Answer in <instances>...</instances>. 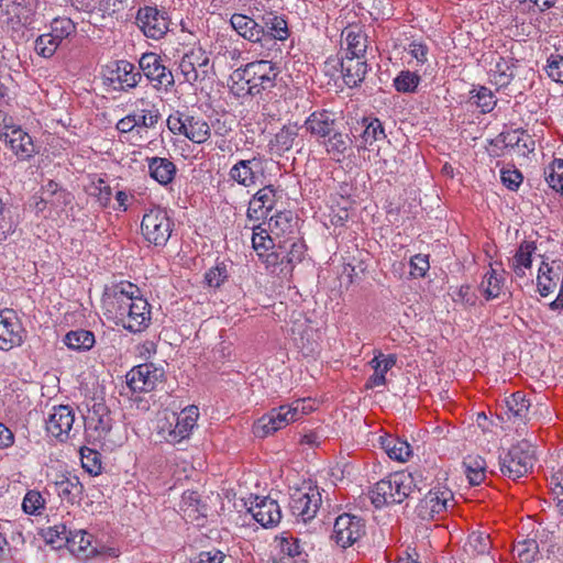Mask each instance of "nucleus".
I'll list each match as a JSON object with an SVG mask.
<instances>
[{
  "label": "nucleus",
  "mask_w": 563,
  "mask_h": 563,
  "mask_svg": "<svg viewBox=\"0 0 563 563\" xmlns=\"http://www.w3.org/2000/svg\"><path fill=\"white\" fill-rule=\"evenodd\" d=\"M471 93L470 101L479 108L483 113H488L495 108L497 101L490 89L479 87Z\"/></svg>",
  "instance_id": "49530a36"
},
{
  "label": "nucleus",
  "mask_w": 563,
  "mask_h": 563,
  "mask_svg": "<svg viewBox=\"0 0 563 563\" xmlns=\"http://www.w3.org/2000/svg\"><path fill=\"white\" fill-rule=\"evenodd\" d=\"M492 549L489 534L482 531H473L468 534L463 545V551L468 556H477L488 554Z\"/></svg>",
  "instance_id": "2f4dec72"
},
{
  "label": "nucleus",
  "mask_w": 563,
  "mask_h": 563,
  "mask_svg": "<svg viewBox=\"0 0 563 563\" xmlns=\"http://www.w3.org/2000/svg\"><path fill=\"white\" fill-rule=\"evenodd\" d=\"M344 82L350 87L358 86L368 71L365 56H344L341 59Z\"/></svg>",
  "instance_id": "412c9836"
},
{
  "label": "nucleus",
  "mask_w": 563,
  "mask_h": 563,
  "mask_svg": "<svg viewBox=\"0 0 563 563\" xmlns=\"http://www.w3.org/2000/svg\"><path fill=\"white\" fill-rule=\"evenodd\" d=\"M246 67L240 66L230 76L228 87L231 98L235 99L239 104H243L246 97Z\"/></svg>",
  "instance_id": "58836bf2"
},
{
  "label": "nucleus",
  "mask_w": 563,
  "mask_h": 563,
  "mask_svg": "<svg viewBox=\"0 0 563 563\" xmlns=\"http://www.w3.org/2000/svg\"><path fill=\"white\" fill-rule=\"evenodd\" d=\"M133 301L134 300H130L128 297H120L115 294H110L107 291H104L102 298L106 314L108 318L115 319L117 324L126 319L129 307Z\"/></svg>",
  "instance_id": "cd10ccee"
},
{
  "label": "nucleus",
  "mask_w": 563,
  "mask_h": 563,
  "mask_svg": "<svg viewBox=\"0 0 563 563\" xmlns=\"http://www.w3.org/2000/svg\"><path fill=\"white\" fill-rule=\"evenodd\" d=\"M59 44L60 42L57 41L51 33H45L35 40L34 49L40 56L49 58L55 54Z\"/></svg>",
  "instance_id": "09e8293b"
},
{
  "label": "nucleus",
  "mask_w": 563,
  "mask_h": 563,
  "mask_svg": "<svg viewBox=\"0 0 563 563\" xmlns=\"http://www.w3.org/2000/svg\"><path fill=\"white\" fill-rule=\"evenodd\" d=\"M249 514L265 529L276 527L282 519V511L277 501L258 495H255V505L249 507Z\"/></svg>",
  "instance_id": "dca6fc26"
},
{
  "label": "nucleus",
  "mask_w": 563,
  "mask_h": 563,
  "mask_svg": "<svg viewBox=\"0 0 563 563\" xmlns=\"http://www.w3.org/2000/svg\"><path fill=\"white\" fill-rule=\"evenodd\" d=\"M420 76L410 70H401L394 79V87L398 92L412 93L420 84Z\"/></svg>",
  "instance_id": "a18cd8bd"
},
{
  "label": "nucleus",
  "mask_w": 563,
  "mask_h": 563,
  "mask_svg": "<svg viewBox=\"0 0 563 563\" xmlns=\"http://www.w3.org/2000/svg\"><path fill=\"white\" fill-rule=\"evenodd\" d=\"M562 280L561 265H552L542 262L537 277L538 291L542 297H547L556 288L558 283Z\"/></svg>",
  "instance_id": "393cba45"
},
{
  "label": "nucleus",
  "mask_w": 563,
  "mask_h": 563,
  "mask_svg": "<svg viewBox=\"0 0 563 563\" xmlns=\"http://www.w3.org/2000/svg\"><path fill=\"white\" fill-rule=\"evenodd\" d=\"M249 76H256L261 79L258 85H262V89H269L274 86L276 74L269 60L256 59L249 62Z\"/></svg>",
  "instance_id": "473e14b6"
},
{
  "label": "nucleus",
  "mask_w": 563,
  "mask_h": 563,
  "mask_svg": "<svg viewBox=\"0 0 563 563\" xmlns=\"http://www.w3.org/2000/svg\"><path fill=\"white\" fill-rule=\"evenodd\" d=\"M415 488V478L411 473L397 472L375 484L371 490V500L375 508L401 504L411 496Z\"/></svg>",
  "instance_id": "7ed1b4c3"
},
{
  "label": "nucleus",
  "mask_w": 563,
  "mask_h": 563,
  "mask_svg": "<svg viewBox=\"0 0 563 563\" xmlns=\"http://www.w3.org/2000/svg\"><path fill=\"white\" fill-rule=\"evenodd\" d=\"M275 191L272 186L258 189L249 200V219H265L273 209Z\"/></svg>",
  "instance_id": "4be33fe9"
},
{
  "label": "nucleus",
  "mask_w": 563,
  "mask_h": 563,
  "mask_svg": "<svg viewBox=\"0 0 563 563\" xmlns=\"http://www.w3.org/2000/svg\"><path fill=\"white\" fill-rule=\"evenodd\" d=\"M465 474L471 485H479L486 478V461L479 455H468L464 459Z\"/></svg>",
  "instance_id": "72a5a7b5"
},
{
  "label": "nucleus",
  "mask_w": 563,
  "mask_h": 563,
  "mask_svg": "<svg viewBox=\"0 0 563 563\" xmlns=\"http://www.w3.org/2000/svg\"><path fill=\"white\" fill-rule=\"evenodd\" d=\"M108 77L112 84H118L121 90L136 87L142 79V74L135 70V66L128 60H117L109 70Z\"/></svg>",
  "instance_id": "aec40b11"
},
{
  "label": "nucleus",
  "mask_w": 563,
  "mask_h": 563,
  "mask_svg": "<svg viewBox=\"0 0 563 563\" xmlns=\"http://www.w3.org/2000/svg\"><path fill=\"white\" fill-rule=\"evenodd\" d=\"M365 533L364 520L350 514L340 515L333 526L332 539L345 549L358 541Z\"/></svg>",
  "instance_id": "9b49d317"
},
{
  "label": "nucleus",
  "mask_w": 563,
  "mask_h": 563,
  "mask_svg": "<svg viewBox=\"0 0 563 563\" xmlns=\"http://www.w3.org/2000/svg\"><path fill=\"white\" fill-rule=\"evenodd\" d=\"M314 409L311 399H297L291 404L271 409L253 424V433L257 438H266L289 423L300 420Z\"/></svg>",
  "instance_id": "f03ea898"
},
{
  "label": "nucleus",
  "mask_w": 563,
  "mask_h": 563,
  "mask_svg": "<svg viewBox=\"0 0 563 563\" xmlns=\"http://www.w3.org/2000/svg\"><path fill=\"white\" fill-rule=\"evenodd\" d=\"M534 462L533 446L527 441H521L512 445L504 456H500V473L505 477L517 481L531 472Z\"/></svg>",
  "instance_id": "20e7f679"
},
{
  "label": "nucleus",
  "mask_w": 563,
  "mask_h": 563,
  "mask_svg": "<svg viewBox=\"0 0 563 563\" xmlns=\"http://www.w3.org/2000/svg\"><path fill=\"white\" fill-rule=\"evenodd\" d=\"M364 131L362 133L363 147L371 146L376 141L386 139L385 130L377 118H364L362 121Z\"/></svg>",
  "instance_id": "ea45409f"
},
{
  "label": "nucleus",
  "mask_w": 563,
  "mask_h": 563,
  "mask_svg": "<svg viewBox=\"0 0 563 563\" xmlns=\"http://www.w3.org/2000/svg\"><path fill=\"white\" fill-rule=\"evenodd\" d=\"M15 323L0 314V350L9 351L22 344V336L14 330Z\"/></svg>",
  "instance_id": "c9c22d12"
},
{
  "label": "nucleus",
  "mask_w": 563,
  "mask_h": 563,
  "mask_svg": "<svg viewBox=\"0 0 563 563\" xmlns=\"http://www.w3.org/2000/svg\"><path fill=\"white\" fill-rule=\"evenodd\" d=\"M136 22L144 35L148 38L159 40L168 31L167 18L158 9L144 7L137 11Z\"/></svg>",
  "instance_id": "ddd939ff"
},
{
  "label": "nucleus",
  "mask_w": 563,
  "mask_h": 563,
  "mask_svg": "<svg viewBox=\"0 0 563 563\" xmlns=\"http://www.w3.org/2000/svg\"><path fill=\"white\" fill-rule=\"evenodd\" d=\"M151 321V306L144 298H136L130 307L126 319L120 324L133 333L141 332L146 329Z\"/></svg>",
  "instance_id": "a211bd4d"
},
{
  "label": "nucleus",
  "mask_w": 563,
  "mask_h": 563,
  "mask_svg": "<svg viewBox=\"0 0 563 563\" xmlns=\"http://www.w3.org/2000/svg\"><path fill=\"white\" fill-rule=\"evenodd\" d=\"M74 421L75 415L69 406L54 407L46 421V430L51 435L65 441L69 437Z\"/></svg>",
  "instance_id": "f3484780"
},
{
  "label": "nucleus",
  "mask_w": 563,
  "mask_h": 563,
  "mask_svg": "<svg viewBox=\"0 0 563 563\" xmlns=\"http://www.w3.org/2000/svg\"><path fill=\"white\" fill-rule=\"evenodd\" d=\"M92 536L79 530L69 532L67 540L68 550L79 559H88L96 554V548L91 547Z\"/></svg>",
  "instance_id": "c85d7f7f"
},
{
  "label": "nucleus",
  "mask_w": 563,
  "mask_h": 563,
  "mask_svg": "<svg viewBox=\"0 0 563 563\" xmlns=\"http://www.w3.org/2000/svg\"><path fill=\"white\" fill-rule=\"evenodd\" d=\"M548 185L558 192H563V159H554L544 170Z\"/></svg>",
  "instance_id": "de8ad7c7"
},
{
  "label": "nucleus",
  "mask_w": 563,
  "mask_h": 563,
  "mask_svg": "<svg viewBox=\"0 0 563 563\" xmlns=\"http://www.w3.org/2000/svg\"><path fill=\"white\" fill-rule=\"evenodd\" d=\"M186 131L185 136L190 141L201 144L210 136V128L206 121L192 115L186 117Z\"/></svg>",
  "instance_id": "e433bc0d"
},
{
  "label": "nucleus",
  "mask_w": 563,
  "mask_h": 563,
  "mask_svg": "<svg viewBox=\"0 0 563 563\" xmlns=\"http://www.w3.org/2000/svg\"><path fill=\"white\" fill-rule=\"evenodd\" d=\"M0 141L21 161L30 159L37 152L32 136L20 125L9 132H0Z\"/></svg>",
  "instance_id": "4468645a"
},
{
  "label": "nucleus",
  "mask_w": 563,
  "mask_h": 563,
  "mask_svg": "<svg viewBox=\"0 0 563 563\" xmlns=\"http://www.w3.org/2000/svg\"><path fill=\"white\" fill-rule=\"evenodd\" d=\"M349 142L350 139L347 135L342 133H333L332 135L330 134L325 143L327 151L332 155H343L349 147Z\"/></svg>",
  "instance_id": "6e6d98bb"
},
{
  "label": "nucleus",
  "mask_w": 563,
  "mask_h": 563,
  "mask_svg": "<svg viewBox=\"0 0 563 563\" xmlns=\"http://www.w3.org/2000/svg\"><path fill=\"white\" fill-rule=\"evenodd\" d=\"M180 510L186 520L195 523L197 527L205 525L208 517V506L205 504L200 495L194 490H187L181 496Z\"/></svg>",
  "instance_id": "6ab92c4d"
},
{
  "label": "nucleus",
  "mask_w": 563,
  "mask_h": 563,
  "mask_svg": "<svg viewBox=\"0 0 563 563\" xmlns=\"http://www.w3.org/2000/svg\"><path fill=\"white\" fill-rule=\"evenodd\" d=\"M69 532L66 529V526L58 525L54 527H48L43 537L48 544H52L55 549H60L63 545H67V540L69 537Z\"/></svg>",
  "instance_id": "8fccbe9b"
},
{
  "label": "nucleus",
  "mask_w": 563,
  "mask_h": 563,
  "mask_svg": "<svg viewBox=\"0 0 563 563\" xmlns=\"http://www.w3.org/2000/svg\"><path fill=\"white\" fill-rule=\"evenodd\" d=\"M150 176L161 185L170 184L176 175V165L165 157L147 158Z\"/></svg>",
  "instance_id": "a878e982"
},
{
  "label": "nucleus",
  "mask_w": 563,
  "mask_h": 563,
  "mask_svg": "<svg viewBox=\"0 0 563 563\" xmlns=\"http://www.w3.org/2000/svg\"><path fill=\"white\" fill-rule=\"evenodd\" d=\"M279 548L283 554L295 558L300 554V545L297 539L291 537H282L279 539Z\"/></svg>",
  "instance_id": "e2e57ef3"
},
{
  "label": "nucleus",
  "mask_w": 563,
  "mask_h": 563,
  "mask_svg": "<svg viewBox=\"0 0 563 563\" xmlns=\"http://www.w3.org/2000/svg\"><path fill=\"white\" fill-rule=\"evenodd\" d=\"M430 264L427 255L417 254L410 260V275L413 277H423L429 271Z\"/></svg>",
  "instance_id": "052dcab7"
},
{
  "label": "nucleus",
  "mask_w": 563,
  "mask_h": 563,
  "mask_svg": "<svg viewBox=\"0 0 563 563\" xmlns=\"http://www.w3.org/2000/svg\"><path fill=\"white\" fill-rule=\"evenodd\" d=\"M280 249H285L286 254L282 258L279 257V264L286 261L287 264L294 265L301 262L305 256L306 246L299 240L290 241L289 246L285 244Z\"/></svg>",
  "instance_id": "603ef678"
},
{
  "label": "nucleus",
  "mask_w": 563,
  "mask_h": 563,
  "mask_svg": "<svg viewBox=\"0 0 563 563\" xmlns=\"http://www.w3.org/2000/svg\"><path fill=\"white\" fill-rule=\"evenodd\" d=\"M379 442L388 457L397 462H406L412 454L411 446L407 441L390 434L380 437Z\"/></svg>",
  "instance_id": "bb28decb"
},
{
  "label": "nucleus",
  "mask_w": 563,
  "mask_h": 563,
  "mask_svg": "<svg viewBox=\"0 0 563 563\" xmlns=\"http://www.w3.org/2000/svg\"><path fill=\"white\" fill-rule=\"evenodd\" d=\"M345 36V56H365L367 49V35L358 27H347L343 31Z\"/></svg>",
  "instance_id": "c756f323"
},
{
  "label": "nucleus",
  "mask_w": 563,
  "mask_h": 563,
  "mask_svg": "<svg viewBox=\"0 0 563 563\" xmlns=\"http://www.w3.org/2000/svg\"><path fill=\"white\" fill-rule=\"evenodd\" d=\"M508 419L516 424H526L530 419L531 402L522 391L514 393L506 399Z\"/></svg>",
  "instance_id": "b1692460"
},
{
  "label": "nucleus",
  "mask_w": 563,
  "mask_h": 563,
  "mask_svg": "<svg viewBox=\"0 0 563 563\" xmlns=\"http://www.w3.org/2000/svg\"><path fill=\"white\" fill-rule=\"evenodd\" d=\"M522 179L523 177L519 170H501V181L510 190H516Z\"/></svg>",
  "instance_id": "69168bd1"
},
{
  "label": "nucleus",
  "mask_w": 563,
  "mask_h": 563,
  "mask_svg": "<svg viewBox=\"0 0 563 563\" xmlns=\"http://www.w3.org/2000/svg\"><path fill=\"white\" fill-rule=\"evenodd\" d=\"M305 125L311 134L325 137L333 132L334 120L327 111L313 112L308 117Z\"/></svg>",
  "instance_id": "7c9ffc66"
},
{
  "label": "nucleus",
  "mask_w": 563,
  "mask_h": 563,
  "mask_svg": "<svg viewBox=\"0 0 563 563\" xmlns=\"http://www.w3.org/2000/svg\"><path fill=\"white\" fill-rule=\"evenodd\" d=\"M208 62V57H205L202 62H199V57L194 52L184 55L179 63V68L185 80L189 84H194L195 81H197L199 75L196 69V64H198L199 66H206Z\"/></svg>",
  "instance_id": "c03bdc74"
},
{
  "label": "nucleus",
  "mask_w": 563,
  "mask_h": 563,
  "mask_svg": "<svg viewBox=\"0 0 563 563\" xmlns=\"http://www.w3.org/2000/svg\"><path fill=\"white\" fill-rule=\"evenodd\" d=\"M321 505V495L317 487L309 486L307 490L296 489L289 501V508L298 520L308 522L313 519Z\"/></svg>",
  "instance_id": "9d476101"
},
{
  "label": "nucleus",
  "mask_w": 563,
  "mask_h": 563,
  "mask_svg": "<svg viewBox=\"0 0 563 563\" xmlns=\"http://www.w3.org/2000/svg\"><path fill=\"white\" fill-rule=\"evenodd\" d=\"M104 291L110 294H115L120 297H128L130 300H136V298H142L140 296V289L135 285L129 282H121L119 284L113 285L111 288H107Z\"/></svg>",
  "instance_id": "13d9d810"
},
{
  "label": "nucleus",
  "mask_w": 563,
  "mask_h": 563,
  "mask_svg": "<svg viewBox=\"0 0 563 563\" xmlns=\"http://www.w3.org/2000/svg\"><path fill=\"white\" fill-rule=\"evenodd\" d=\"M111 430V417L103 405H93L85 417L86 439L90 443L101 442Z\"/></svg>",
  "instance_id": "f8f14e48"
},
{
  "label": "nucleus",
  "mask_w": 563,
  "mask_h": 563,
  "mask_svg": "<svg viewBox=\"0 0 563 563\" xmlns=\"http://www.w3.org/2000/svg\"><path fill=\"white\" fill-rule=\"evenodd\" d=\"M249 22H253L249 34V54L266 57L268 55L265 52L275 45L276 40L283 41L289 35L287 22L273 12L262 16L253 13L252 18L249 16Z\"/></svg>",
  "instance_id": "f257e3e1"
},
{
  "label": "nucleus",
  "mask_w": 563,
  "mask_h": 563,
  "mask_svg": "<svg viewBox=\"0 0 563 563\" xmlns=\"http://www.w3.org/2000/svg\"><path fill=\"white\" fill-rule=\"evenodd\" d=\"M165 372L162 367L155 366L153 363H144L134 366L126 375V384L134 393H148L162 383Z\"/></svg>",
  "instance_id": "1a4fd4ad"
},
{
  "label": "nucleus",
  "mask_w": 563,
  "mask_h": 563,
  "mask_svg": "<svg viewBox=\"0 0 563 563\" xmlns=\"http://www.w3.org/2000/svg\"><path fill=\"white\" fill-rule=\"evenodd\" d=\"M252 230V247L258 261H261L267 269L275 272V267L279 264V253L274 251L275 244L273 239L261 225L254 227Z\"/></svg>",
  "instance_id": "2eb2a0df"
},
{
  "label": "nucleus",
  "mask_w": 563,
  "mask_h": 563,
  "mask_svg": "<svg viewBox=\"0 0 563 563\" xmlns=\"http://www.w3.org/2000/svg\"><path fill=\"white\" fill-rule=\"evenodd\" d=\"M44 505V499L38 492L30 490L22 503V508L26 514L35 515Z\"/></svg>",
  "instance_id": "bf43d9fd"
},
{
  "label": "nucleus",
  "mask_w": 563,
  "mask_h": 563,
  "mask_svg": "<svg viewBox=\"0 0 563 563\" xmlns=\"http://www.w3.org/2000/svg\"><path fill=\"white\" fill-rule=\"evenodd\" d=\"M57 495L69 504L79 503L84 486L79 477L73 474H62L54 483Z\"/></svg>",
  "instance_id": "5701e85b"
},
{
  "label": "nucleus",
  "mask_w": 563,
  "mask_h": 563,
  "mask_svg": "<svg viewBox=\"0 0 563 563\" xmlns=\"http://www.w3.org/2000/svg\"><path fill=\"white\" fill-rule=\"evenodd\" d=\"M140 69L157 90L168 91L175 84L173 73L156 53H144L139 60Z\"/></svg>",
  "instance_id": "0eeeda50"
},
{
  "label": "nucleus",
  "mask_w": 563,
  "mask_h": 563,
  "mask_svg": "<svg viewBox=\"0 0 563 563\" xmlns=\"http://www.w3.org/2000/svg\"><path fill=\"white\" fill-rule=\"evenodd\" d=\"M135 115V123L137 126L154 128L158 122L161 115L157 110H142L140 113H133Z\"/></svg>",
  "instance_id": "680f3d73"
},
{
  "label": "nucleus",
  "mask_w": 563,
  "mask_h": 563,
  "mask_svg": "<svg viewBox=\"0 0 563 563\" xmlns=\"http://www.w3.org/2000/svg\"><path fill=\"white\" fill-rule=\"evenodd\" d=\"M141 230L146 241L164 246L170 238L173 221L166 210L154 208L143 216Z\"/></svg>",
  "instance_id": "39448f33"
},
{
  "label": "nucleus",
  "mask_w": 563,
  "mask_h": 563,
  "mask_svg": "<svg viewBox=\"0 0 563 563\" xmlns=\"http://www.w3.org/2000/svg\"><path fill=\"white\" fill-rule=\"evenodd\" d=\"M545 71L552 80L563 85V55L552 54L547 60Z\"/></svg>",
  "instance_id": "5fc2aeb1"
},
{
  "label": "nucleus",
  "mask_w": 563,
  "mask_h": 563,
  "mask_svg": "<svg viewBox=\"0 0 563 563\" xmlns=\"http://www.w3.org/2000/svg\"><path fill=\"white\" fill-rule=\"evenodd\" d=\"M224 554L219 550L200 552L191 563H222Z\"/></svg>",
  "instance_id": "338daca9"
},
{
  "label": "nucleus",
  "mask_w": 563,
  "mask_h": 563,
  "mask_svg": "<svg viewBox=\"0 0 563 563\" xmlns=\"http://www.w3.org/2000/svg\"><path fill=\"white\" fill-rule=\"evenodd\" d=\"M80 455L82 467L90 474H99L101 470V462L98 457V453L88 448H81Z\"/></svg>",
  "instance_id": "4d7b16f0"
},
{
  "label": "nucleus",
  "mask_w": 563,
  "mask_h": 563,
  "mask_svg": "<svg viewBox=\"0 0 563 563\" xmlns=\"http://www.w3.org/2000/svg\"><path fill=\"white\" fill-rule=\"evenodd\" d=\"M504 285V277L501 274H498L496 269L490 268L489 272L485 274L483 280L481 283V289L486 300L495 299L499 297L501 292V288Z\"/></svg>",
  "instance_id": "79ce46f5"
},
{
  "label": "nucleus",
  "mask_w": 563,
  "mask_h": 563,
  "mask_svg": "<svg viewBox=\"0 0 563 563\" xmlns=\"http://www.w3.org/2000/svg\"><path fill=\"white\" fill-rule=\"evenodd\" d=\"M199 411L196 406L186 407L180 413H173L174 427L173 422L168 421L159 426V434L168 443H179L189 437L196 426Z\"/></svg>",
  "instance_id": "423d86ee"
},
{
  "label": "nucleus",
  "mask_w": 563,
  "mask_h": 563,
  "mask_svg": "<svg viewBox=\"0 0 563 563\" xmlns=\"http://www.w3.org/2000/svg\"><path fill=\"white\" fill-rule=\"evenodd\" d=\"M296 136V126H284L278 133H276L272 144L276 148V151L285 152L292 147Z\"/></svg>",
  "instance_id": "3c124183"
},
{
  "label": "nucleus",
  "mask_w": 563,
  "mask_h": 563,
  "mask_svg": "<svg viewBox=\"0 0 563 563\" xmlns=\"http://www.w3.org/2000/svg\"><path fill=\"white\" fill-rule=\"evenodd\" d=\"M453 507V494L450 489L435 487L419 501L416 507L417 516L424 521L433 520Z\"/></svg>",
  "instance_id": "6e6552de"
},
{
  "label": "nucleus",
  "mask_w": 563,
  "mask_h": 563,
  "mask_svg": "<svg viewBox=\"0 0 563 563\" xmlns=\"http://www.w3.org/2000/svg\"><path fill=\"white\" fill-rule=\"evenodd\" d=\"M64 342L71 350L88 351L93 346L96 340L91 331L80 329L68 332L64 338Z\"/></svg>",
  "instance_id": "4c0bfd02"
},
{
  "label": "nucleus",
  "mask_w": 563,
  "mask_h": 563,
  "mask_svg": "<svg viewBox=\"0 0 563 563\" xmlns=\"http://www.w3.org/2000/svg\"><path fill=\"white\" fill-rule=\"evenodd\" d=\"M51 29L52 31L49 33L62 43L64 38L75 32L76 27L70 19L57 18L53 20Z\"/></svg>",
  "instance_id": "864d4df0"
},
{
  "label": "nucleus",
  "mask_w": 563,
  "mask_h": 563,
  "mask_svg": "<svg viewBox=\"0 0 563 563\" xmlns=\"http://www.w3.org/2000/svg\"><path fill=\"white\" fill-rule=\"evenodd\" d=\"M539 553V544L534 539L517 540L512 547V555L520 563L532 562Z\"/></svg>",
  "instance_id": "37998d69"
},
{
  "label": "nucleus",
  "mask_w": 563,
  "mask_h": 563,
  "mask_svg": "<svg viewBox=\"0 0 563 563\" xmlns=\"http://www.w3.org/2000/svg\"><path fill=\"white\" fill-rule=\"evenodd\" d=\"M77 8L81 10L91 11L98 9L102 14L111 15L121 11L128 0H99L98 2H95L93 0H77Z\"/></svg>",
  "instance_id": "a19ab883"
},
{
  "label": "nucleus",
  "mask_w": 563,
  "mask_h": 563,
  "mask_svg": "<svg viewBox=\"0 0 563 563\" xmlns=\"http://www.w3.org/2000/svg\"><path fill=\"white\" fill-rule=\"evenodd\" d=\"M537 250L536 243L532 241H523L512 260V268L517 276L522 277L525 269L531 267V256Z\"/></svg>",
  "instance_id": "f704fd0d"
},
{
  "label": "nucleus",
  "mask_w": 563,
  "mask_h": 563,
  "mask_svg": "<svg viewBox=\"0 0 563 563\" xmlns=\"http://www.w3.org/2000/svg\"><path fill=\"white\" fill-rule=\"evenodd\" d=\"M227 278V271L224 267H214L209 269L205 275V280L210 287H220V285Z\"/></svg>",
  "instance_id": "0e129e2a"
},
{
  "label": "nucleus",
  "mask_w": 563,
  "mask_h": 563,
  "mask_svg": "<svg viewBox=\"0 0 563 563\" xmlns=\"http://www.w3.org/2000/svg\"><path fill=\"white\" fill-rule=\"evenodd\" d=\"M429 48L428 46L422 42H411L409 44V53L412 57L417 59L418 63L423 64L427 62V55H428Z\"/></svg>",
  "instance_id": "774afa93"
}]
</instances>
